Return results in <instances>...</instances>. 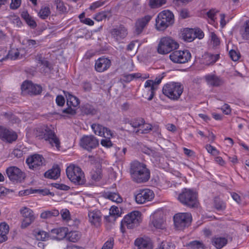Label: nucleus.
I'll list each match as a JSON object with an SVG mask.
<instances>
[{"mask_svg":"<svg viewBox=\"0 0 249 249\" xmlns=\"http://www.w3.org/2000/svg\"><path fill=\"white\" fill-rule=\"evenodd\" d=\"M34 135L38 140H44L57 149L60 148V141L51 126L46 125H39L34 130Z\"/></svg>","mask_w":249,"mask_h":249,"instance_id":"1","label":"nucleus"},{"mask_svg":"<svg viewBox=\"0 0 249 249\" xmlns=\"http://www.w3.org/2000/svg\"><path fill=\"white\" fill-rule=\"evenodd\" d=\"M130 173L132 180L138 183L147 181L150 178V171L145 164L138 161L131 163Z\"/></svg>","mask_w":249,"mask_h":249,"instance_id":"2","label":"nucleus"},{"mask_svg":"<svg viewBox=\"0 0 249 249\" xmlns=\"http://www.w3.org/2000/svg\"><path fill=\"white\" fill-rule=\"evenodd\" d=\"M174 21L173 14L169 10H164L158 14L156 19V28L159 31H164Z\"/></svg>","mask_w":249,"mask_h":249,"instance_id":"3","label":"nucleus"},{"mask_svg":"<svg viewBox=\"0 0 249 249\" xmlns=\"http://www.w3.org/2000/svg\"><path fill=\"white\" fill-rule=\"evenodd\" d=\"M183 91V86L178 82H171L165 85L162 88L163 93L173 100H178Z\"/></svg>","mask_w":249,"mask_h":249,"instance_id":"4","label":"nucleus"},{"mask_svg":"<svg viewBox=\"0 0 249 249\" xmlns=\"http://www.w3.org/2000/svg\"><path fill=\"white\" fill-rule=\"evenodd\" d=\"M178 199L182 204L190 208L197 207L198 204L197 194L190 189H183L179 194Z\"/></svg>","mask_w":249,"mask_h":249,"instance_id":"5","label":"nucleus"},{"mask_svg":"<svg viewBox=\"0 0 249 249\" xmlns=\"http://www.w3.org/2000/svg\"><path fill=\"white\" fill-rule=\"evenodd\" d=\"M141 213L139 211H133L127 214L122 220L121 224V231L124 232V227L132 229L137 227L141 221Z\"/></svg>","mask_w":249,"mask_h":249,"instance_id":"6","label":"nucleus"},{"mask_svg":"<svg viewBox=\"0 0 249 249\" xmlns=\"http://www.w3.org/2000/svg\"><path fill=\"white\" fill-rule=\"evenodd\" d=\"M66 174L69 179L75 185H83L86 182L84 174L78 166L70 165L66 169Z\"/></svg>","mask_w":249,"mask_h":249,"instance_id":"7","label":"nucleus"},{"mask_svg":"<svg viewBox=\"0 0 249 249\" xmlns=\"http://www.w3.org/2000/svg\"><path fill=\"white\" fill-rule=\"evenodd\" d=\"M178 44L171 37H162L158 44V52L162 54H167L177 49Z\"/></svg>","mask_w":249,"mask_h":249,"instance_id":"8","label":"nucleus"},{"mask_svg":"<svg viewBox=\"0 0 249 249\" xmlns=\"http://www.w3.org/2000/svg\"><path fill=\"white\" fill-rule=\"evenodd\" d=\"M173 220L175 228L182 230L191 225L192 216L189 213H179L174 215Z\"/></svg>","mask_w":249,"mask_h":249,"instance_id":"9","label":"nucleus"},{"mask_svg":"<svg viewBox=\"0 0 249 249\" xmlns=\"http://www.w3.org/2000/svg\"><path fill=\"white\" fill-rule=\"evenodd\" d=\"M5 172L9 180L14 183H21L26 178L25 173L17 166L7 167Z\"/></svg>","mask_w":249,"mask_h":249,"instance_id":"10","label":"nucleus"},{"mask_svg":"<svg viewBox=\"0 0 249 249\" xmlns=\"http://www.w3.org/2000/svg\"><path fill=\"white\" fill-rule=\"evenodd\" d=\"M169 58L175 63L184 64L191 59V54L187 50H177L170 53Z\"/></svg>","mask_w":249,"mask_h":249,"instance_id":"11","label":"nucleus"},{"mask_svg":"<svg viewBox=\"0 0 249 249\" xmlns=\"http://www.w3.org/2000/svg\"><path fill=\"white\" fill-rule=\"evenodd\" d=\"M154 197L153 192L149 189H140L135 195V200L138 204H143L151 201Z\"/></svg>","mask_w":249,"mask_h":249,"instance_id":"12","label":"nucleus"},{"mask_svg":"<svg viewBox=\"0 0 249 249\" xmlns=\"http://www.w3.org/2000/svg\"><path fill=\"white\" fill-rule=\"evenodd\" d=\"M80 144L84 149L90 151L99 145V141L93 135H84L80 139Z\"/></svg>","mask_w":249,"mask_h":249,"instance_id":"13","label":"nucleus"},{"mask_svg":"<svg viewBox=\"0 0 249 249\" xmlns=\"http://www.w3.org/2000/svg\"><path fill=\"white\" fill-rule=\"evenodd\" d=\"M45 161L43 156L39 154H34L28 157L26 160L29 168L34 170H39L41 167L45 165Z\"/></svg>","mask_w":249,"mask_h":249,"instance_id":"14","label":"nucleus"},{"mask_svg":"<svg viewBox=\"0 0 249 249\" xmlns=\"http://www.w3.org/2000/svg\"><path fill=\"white\" fill-rule=\"evenodd\" d=\"M23 94L30 95L39 94L42 91V88L40 86L34 84L32 82L24 81L21 87Z\"/></svg>","mask_w":249,"mask_h":249,"instance_id":"15","label":"nucleus"},{"mask_svg":"<svg viewBox=\"0 0 249 249\" xmlns=\"http://www.w3.org/2000/svg\"><path fill=\"white\" fill-rule=\"evenodd\" d=\"M204 79L207 84L212 87H220L223 86L225 83L224 78L214 73L206 74Z\"/></svg>","mask_w":249,"mask_h":249,"instance_id":"16","label":"nucleus"},{"mask_svg":"<svg viewBox=\"0 0 249 249\" xmlns=\"http://www.w3.org/2000/svg\"><path fill=\"white\" fill-rule=\"evenodd\" d=\"M111 65V60L107 57L102 56L95 60L94 69L98 72L107 71Z\"/></svg>","mask_w":249,"mask_h":249,"instance_id":"17","label":"nucleus"},{"mask_svg":"<svg viewBox=\"0 0 249 249\" xmlns=\"http://www.w3.org/2000/svg\"><path fill=\"white\" fill-rule=\"evenodd\" d=\"M20 213L24 217L21 225V228L23 229L27 227L34 222L35 216L33 211L27 207H24L22 210H21Z\"/></svg>","mask_w":249,"mask_h":249,"instance_id":"18","label":"nucleus"},{"mask_svg":"<svg viewBox=\"0 0 249 249\" xmlns=\"http://www.w3.org/2000/svg\"><path fill=\"white\" fill-rule=\"evenodd\" d=\"M151 18L152 17L149 15H146L142 18H138L135 24L134 34L136 35H140L148 25Z\"/></svg>","mask_w":249,"mask_h":249,"instance_id":"19","label":"nucleus"},{"mask_svg":"<svg viewBox=\"0 0 249 249\" xmlns=\"http://www.w3.org/2000/svg\"><path fill=\"white\" fill-rule=\"evenodd\" d=\"M111 37L116 41H119L124 39L127 35V30L123 25L117 26L110 31Z\"/></svg>","mask_w":249,"mask_h":249,"instance_id":"20","label":"nucleus"},{"mask_svg":"<svg viewBox=\"0 0 249 249\" xmlns=\"http://www.w3.org/2000/svg\"><path fill=\"white\" fill-rule=\"evenodd\" d=\"M0 139L3 141L11 143L17 140V135L12 130L0 126Z\"/></svg>","mask_w":249,"mask_h":249,"instance_id":"21","label":"nucleus"},{"mask_svg":"<svg viewBox=\"0 0 249 249\" xmlns=\"http://www.w3.org/2000/svg\"><path fill=\"white\" fill-rule=\"evenodd\" d=\"M151 224L156 229H164L165 228V220L163 217L162 213H156L152 217Z\"/></svg>","mask_w":249,"mask_h":249,"instance_id":"22","label":"nucleus"},{"mask_svg":"<svg viewBox=\"0 0 249 249\" xmlns=\"http://www.w3.org/2000/svg\"><path fill=\"white\" fill-rule=\"evenodd\" d=\"M88 216L89 222L95 226H98L101 221L102 214L101 212L97 210H90L89 211Z\"/></svg>","mask_w":249,"mask_h":249,"instance_id":"23","label":"nucleus"},{"mask_svg":"<svg viewBox=\"0 0 249 249\" xmlns=\"http://www.w3.org/2000/svg\"><path fill=\"white\" fill-rule=\"evenodd\" d=\"M144 88L146 89L147 93L146 95L147 96V97H145V98L148 101L152 100L155 95L156 91L158 89V86L153 85L152 80H148L144 83Z\"/></svg>","mask_w":249,"mask_h":249,"instance_id":"24","label":"nucleus"},{"mask_svg":"<svg viewBox=\"0 0 249 249\" xmlns=\"http://www.w3.org/2000/svg\"><path fill=\"white\" fill-rule=\"evenodd\" d=\"M220 58L219 54H211L209 53H205L201 59V62L203 64L206 66L213 65Z\"/></svg>","mask_w":249,"mask_h":249,"instance_id":"25","label":"nucleus"},{"mask_svg":"<svg viewBox=\"0 0 249 249\" xmlns=\"http://www.w3.org/2000/svg\"><path fill=\"white\" fill-rule=\"evenodd\" d=\"M67 232L68 231L67 228L61 227L52 229L51 231V234L53 239L61 240L67 236Z\"/></svg>","mask_w":249,"mask_h":249,"instance_id":"26","label":"nucleus"},{"mask_svg":"<svg viewBox=\"0 0 249 249\" xmlns=\"http://www.w3.org/2000/svg\"><path fill=\"white\" fill-rule=\"evenodd\" d=\"M212 244L217 249H222L228 243V240L224 237L215 236L212 238Z\"/></svg>","mask_w":249,"mask_h":249,"instance_id":"27","label":"nucleus"},{"mask_svg":"<svg viewBox=\"0 0 249 249\" xmlns=\"http://www.w3.org/2000/svg\"><path fill=\"white\" fill-rule=\"evenodd\" d=\"M64 94L67 98V104L68 107H76L79 105L80 101L77 97L69 92H64Z\"/></svg>","mask_w":249,"mask_h":249,"instance_id":"28","label":"nucleus"},{"mask_svg":"<svg viewBox=\"0 0 249 249\" xmlns=\"http://www.w3.org/2000/svg\"><path fill=\"white\" fill-rule=\"evenodd\" d=\"M104 196L106 198L118 203H121L123 201L122 198L117 192L107 191L104 193Z\"/></svg>","mask_w":249,"mask_h":249,"instance_id":"29","label":"nucleus"},{"mask_svg":"<svg viewBox=\"0 0 249 249\" xmlns=\"http://www.w3.org/2000/svg\"><path fill=\"white\" fill-rule=\"evenodd\" d=\"M9 231V226L5 222L0 224V243H2L7 239V234Z\"/></svg>","mask_w":249,"mask_h":249,"instance_id":"30","label":"nucleus"},{"mask_svg":"<svg viewBox=\"0 0 249 249\" xmlns=\"http://www.w3.org/2000/svg\"><path fill=\"white\" fill-rule=\"evenodd\" d=\"M182 37L185 41L187 42H192L196 38L193 29L184 30L182 33Z\"/></svg>","mask_w":249,"mask_h":249,"instance_id":"31","label":"nucleus"},{"mask_svg":"<svg viewBox=\"0 0 249 249\" xmlns=\"http://www.w3.org/2000/svg\"><path fill=\"white\" fill-rule=\"evenodd\" d=\"M60 170L58 167H53L52 169L49 170L44 174L45 178L50 179H57L60 176Z\"/></svg>","mask_w":249,"mask_h":249,"instance_id":"32","label":"nucleus"},{"mask_svg":"<svg viewBox=\"0 0 249 249\" xmlns=\"http://www.w3.org/2000/svg\"><path fill=\"white\" fill-rule=\"evenodd\" d=\"M135 245L138 249H152L150 242L143 238L137 239L135 241Z\"/></svg>","mask_w":249,"mask_h":249,"instance_id":"33","label":"nucleus"},{"mask_svg":"<svg viewBox=\"0 0 249 249\" xmlns=\"http://www.w3.org/2000/svg\"><path fill=\"white\" fill-rule=\"evenodd\" d=\"M119 210L117 207L113 206L109 210V215L105 217L107 221L109 222L111 220H115L117 217L119 216Z\"/></svg>","mask_w":249,"mask_h":249,"instance_id":"34","label":"nucleus"},{"mask_svg":"<svg viewBox=\"0 0 249 249\" xmlns=\"http://www.w3.org/2000/svg\"><path fill=\"white\" fill-rule=\"evenodd\" d=\"M59 212L57 210H52L50 211H46L42 212L40 214V217L43 219L50 218L53 216H57L59 215Z\"/></svg>","mask_w":249,"mask_h":249,"instance_id":"35","label":"nucleus"},{"mask_svg":"<svg viewBox=\"0 0 249 249\" xmlns=\"http://www.w3.org/2000/svg\"><path fill=\"white\" fill-rule=\"evenodd\" d=\"M34 234L38 240L45 241L49 238V233L43 231L35 230L34 231Z\"/></svg>","mask_w":249,"mask_h":249,"instance_id":"36","label":"nucleus"},{"mask_svg":"<svg viewBox=\"0 0 249 249\" xmlns=\"http://www.w3.org/2000/svg\"><path fill=\"white\" fill-rule=\"evenodd\" d=\"M67 235L68 240L72 242H77L81 237L80 232L77 231H72L69 233L67 232Z\"/></svg>","mask_w":249,"mask_h":249,"instance_id":"37","label":"nucleus"},{"mask_svg":"<svg viewBox=\"0 0 249 249\" xmlns=\"http://www.w3.org/2000/svg\"><path fill=\"white\" fill-rule=\"evenodd\" d=\"M82 113L86 115H94L96 110L94 107L89 104H86L81 107Z\"/></svg>","mask_w":249,"mask_h":249,"instance_id":"38","label":"nucleus"},{"mask_svg":"<svg viewBox=\"0 0 249 249\" xmlns=\"http://www.w3.org/2000/svg\"><path fill=\"white\" fill-rule=\"evenodd\" d=\"M51 13L50 9L49 7L47 6H42L38 13V17L42 19H46Z\"/></svg>","mask_w":249,"mask_h":249,"instance_id":"39","label":"nucleus"},{"mask_svg":"<svg viewBox=\"0 0 249 249\" xmlns=\"http://www.w3.org/2000/svg\"><path fill=\"white\" fill-rule=\"evenodd\" d=\"M19 56V52L18 49H11L9 51L8 53L6 55L5 59H10L11 60H16L18 58ZM5 58H2L1 60H4Z\"/></svg>","mask_w":249,"mask_h":249,"instance_id":"40","label":"nucleus"},{"mask_svg":"<svg viewBox=\"0 0 249 249\" xmlns=\"http://www.w3.org/2000/svg\"><path fill=\"white\" fill-rule=\"evenodd\" d=\"M90 176L92 180L98 181L102 178V170L100 168H97L92 170L90 172Z\"/></svg>","mask_w":249,"mask_h":249,"instance_id":"41","label":"nucleus"},{"mask_svg":"<svg viewBox=\"0 0 249 249\" xmlns=\"http://www.w3.org/2000/svg\"><path fill=\"white\" fill-rule=\"evenodd\" d=\"M105 127L98 124H93L91 125V128L96 135L102 136L104 134Z\"/></svg>","mask_w":249,"mask_h":249,"instance_id":"42","label":"nucleus"},{"mask_svg":"<svg viewBox=\"0 0 249 249\" xmlns=\"http://www.w3.org/2000/svg\"><path fill=\"white\" fill-rule=\"evenodd\" d=\"M142 74L140 73H134L131 74H124L123 76V81L126 83L131 81L134 79L140 78Z\"/></svg>","mask_w":249,"mask_h":249,"instance_id":"43","label":"nucleus"},{"mask_svg":"<svg viewBox=\"0 0 249 249\" xmlns=\"http://www.w3.org/2000/svg\"><path fill=\"white\" fill-rule=\"evenodd\" d=\"M241 34L244 39L249 40V20L245 23L244 29L241 31Z\"/></svg>","mask_w":249,"mask_h":249,"instance_id":"44","label":"nucleus"},{"mask_svg":"<svg viewBox=\"0 0 249 249\" xmlns=\"http://www.w3.org/2000/svg\"><path fill=\"white\" fill-rule=\"evenodd\" d=\"M144 122L143 119L139 118L131 120L129 124L134 128H141Z\"/></svg>","mask_w":249,"mask_h":249,"instance_id":"45","label":"nucleus"},{"mask_svg":"<svg viewBox=\"0 0 249 249\" xmlns=\"http://www.w3.org/2000/svg\"><path fill=\"white\" fill-rule=\"evenodd\" d=\"M175 246L173 243L163 241L156 249H175Z\"/></svg>","mask_w":249,"mask_h":249,"instance_id":"46","label":"nucleus"},{"mask_svg":"<svg viewBox=\"0 0 249 249\" xmlns=\"http://www.w3.org/2000/svg\"><path fill=\"white\" fill-rule=\"evenodd\" d=\"M188 246L192 249H203L204 247L202 242L196 240L190 242Z\"/></svg>","mask_w":249,"mask_h":249,"instance_id":"47","label":"nucleus"},{"mask_svg":"<svg viewBox=\"0 0 249 249\" xmlns=\"http://www.w3.org/2000/svg\"><path fill=\"white\" fill-rule=\"evenodd\" d=\"M214 206L217 210H223L225 208V203L218 198H215L214 200Z\"/></svg>","mask_w":249,"mask_h":249,"instance_id":"48","label":"nucleus"},{"mask_svg":"<svg viewBox=\"0 0 249 249\" xmlns=\"http://www.w3.org/2000/svg\"><path fill=\"white\" fill-rule=\"evenodd\" d=\"M165 0H150V5L153 8L161 6L165 3Z\"/></svg>","mask_w":249,"mask_h":249,"instance_id":"49","label":"nucleus"},{"mask_svg":"<svg viewBox=\"0 0 249 249\" xmlns=\"http://www.w3.org/2000/svg\"><path fill=\"white\" fill-rule=\"evenodd\" d=\"M211 41L214 46H217L220 44V40L214 32L210 33Z\"/></svg>","mask_w":249,"mask_h":249,"instance_id":"50","label":"nucleus"},{"mask_svg":"<svg viewBox=\"0 0 249 249\" xmlns=\"http://www.w3.org/2000/svg\"><path fill=\"white\" fill-rule=\"evenodd\" d=\"M54 3L57 10L62 12H64L66 11V8L61 0H54Z\"/></svg>","mask_w":249,"mask_h":249,"instance_id":"51","label":"nucleus"},{"mask_svg":"<svg viewBox=\"0 0 249 249\" xmlns=\"http://www.w3.org/2000/svg\"><path fill=\"white\" fill-rule=\"evenodd\" d=\"M107 18V13L105 11L99 12L95 15L94 19L97 21H102Z\"/></svg>","mask_w":249,"mask_h":249,"instance_id":"52","label":"nucleus"},{"mask_svg":"<svg viewBox=\"0 0 249 249\" xmlns=\"http://www.w3.org/2000/svg\"><path fill=\"white\" fill-rule=\"evenodd\" d=\"M114 245V239L110 238L107 242H106L103 246L101 249H112Z\"/></svg>","mask_w":249,"mask_h":249,"instance_id":"53","label":"nucleus"},{"mask_svg":"<svg viewBox=\"0 0 249 249\" xmlns=\"http://www.w3.org/2000/svg\"><path fill=\"white\" fill-rule=\"evenodd\" d=\"M141 128L137 132L141 131V133L145 134L148 133L152 130V125L150 124H144V123Z\"/></svg>","mask_w":249,"mask_h":249,"instance_id":"54","label":"nucleus"},{"mask_svg":"<svg viewBox=\"0 0 249 249\" xmlns=\"http://www.w3.org/2000/svg\"><path fill=\"white\" fill-rule=\"evenodd\" d=\"M229 55L231 58L234 61H237L240 56V53L233 50H231L229 52Z\"/></svg>","mask_w":249,"mask_h":249,"instance_id":"55","label":"nucleus"},{"mask_svg":"<svg viewBox=\"0 0 249 249\" xmlns=\"http://www.w3.org/2000/svg\"><path fill=\"white\" fill-rule=\"evenodd\" d=\"M206 148L209 153L213 155H217L219 154V152L216 150V149L210 144H207Z\"/></svg>","mask_w":249,"mask_h":249,"instance_id":"56","label":"nucleus"},{"mask_svg":"<svg viewBox=\"0 0 249 249\" xmlns=\"http://www.w3.org/2000/svg\"><path fill=\"white\" fill-rule=\"evenodd\" d=\"M62 218L63 220L68 221L70 219V212L67 209L62 210L60 212Z\"/></svg>","mask_w":249,"mask_h":249,"instance_id":"57","label":"nucleus"},{"mask_svg":"<svg viewBox=\"0 0 249 249\" xmlns=\"http://www.w3.org/2000/svg\"><path fill=\"white\" fill-rule=\"evenodd\" d=\"M110 138H105L101 141V144L102 146L107 148H109L112 146V143L110 140Z\"/></svg>","mask_w":249,"mask_h":249,"instance_id":"58","label":"nucleus"},{"mask_svg":"<svg viewBox=\"0 0 249 249\" xmlns=\"http://www.w3.org/2000/svg\"><path fill=\"white\" fill-rule=\"evenodd\" d=\"M104 4V2L101 1H97L92 3L89 7V9L91 10H94L102 6Z\"/></svg>","mask_w":249,"mask_h":249,"instance_id":"59","label":"nucleus"},{"mask_svg":"<svg viewBox=\"0 0 249 249\" xmlns=\"http://www.w3.org/2000/svg\"><path fill=\"white\" fill-rule=\"evenodd\" d=\"M53 186L61 190L67 191L70 189L69 186L62 183H54Z\"/></svg>","mask_w":249,"mask_h":249,"instance_id":"60","label":"nucleus"},{"mask_svg":"<svg viewBox=\"0 0 249 249\" xmlns=\"http://www.w3.org/2000/svg\"><path fill=\"white\" fill-rule=\"evenodd\" d=\"M21 4V0H11L10 8L12 9H18Z\"/></svg>","mask_w":249,"mask_h":249,"instance_id":"61","label":"nucleus"},{"mask_svg":"<svg viewBox=\"0 0 249 249\" xmlns=\"http://www.w3.org/2000/svg\"><path fill=\"white\" fill-rule=\"evenodd\" d=\"M27 44L30 48H35L39 45V42L34 39H28L27 41Z\"/></svg>","mask_w":249,"mask_h":249,"instance_id":"62","label":"nucleus"},{"mask_svg":"<svg viewBox=\"0 0 249 249\" xmlns=\"http://www.w3.org/2000/svg\"><path fill=\"white\" fill-rule=\"evenodd\" d=\"M82 88L85 92H89L92 89L91 84L87 81H85L82 83Z\"/></svg>","mask_w":249,"mask_h":249,"instance_id":"63","label":"nucleus"},{"mask_svg":"<svg viewBox=\"0 0 249 249\" xmlns=\"http://www.w3.org/2000/svg\"><path fill=\"white\" fill-rule=\"evenodd\" d=\"M194 33L196 38H198L200 39L204 37V34L203 32L199 28L194 29Z\"/></svg>","mask_w":249,"mask_h":249,"instance_id":"64","label":"nucleus"}]
</instances>
